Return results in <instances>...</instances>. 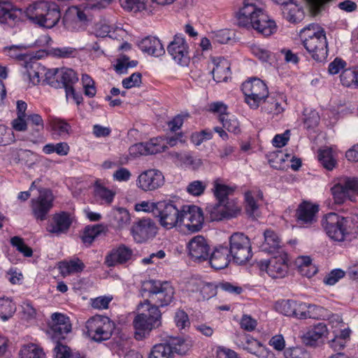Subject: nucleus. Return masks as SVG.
<instances>
[{
    "label": "nucleus",
    "instance_id": "obj_1",
    "mask_svg": "<svg viewBox=\"0 0 358 358\" xmlns=\"http://www.w3.org/2000/svg\"><path fill=\"white\" fill-rule=\"evenodd\" d=\"M156 217L160 225L171 229L178 224L185 226L190 232H197L202 229L204 217L201 208L194 205L178 207L172 201H159Z\"/></svg>",
    "mask_w": 358,
    "mask_h": 358
},
{
    "label": "nucleus",
    "instance_id": "obj_2",
    "mask_svg": "<svg viewBox=\"0 0 358 358\" xmlns=\"http://www.w3.org/2000/svg\"><path fill=\"white\" fill-rule=\"evenodd\" d=\"M252 1H243V5L237 15L238 25L247 29L252 28L266 36L275 33L276 31L275 21L271 20L264 10L258 8Z\"/></svg>",
    "mask_w": 358,
    "mask_h": 358
},
{
    "label": "nucleus",
    "instance_id": "obj_3",
    "mask_svg": "<svg viewBox=\"0 0 358 358\" xmlns=\"http://www.w3.org/2000/svg\"><path fill=\"white\" fill-rule=\"evenodd\" d=\"M302 44L316 62H322L328 55V43L325 30L316 24H310L300 31Z\"/></svg>",
    "mask_w": 358,
    "mask_h": 358
},
{
    "label": "nucleus",
    "instance_id": "obj_4",
    "mask_svg": "<svg viewBox=\"0 0 358 358\" xmlns=\"http://www.w3.org/2000/svg\"><path fill=\"white\" fill-rule=\"evenodd\" d=\"M45 81L54 88H64L66 98H72L77 105H80L83 101L82 94L76 92L73 87L78 81V77L73 69L65 68L48 69L45 72Z\"/></svg>",
    "mask_w": 358,
    "mask_h": 358
},
{
    "label": "nucleus",
    "instance_id": "obj_5",
    "mask_svg": "<svg viewBox=\"0 0 358 358\" xmlns=\"http://www.w3.org/2000/svg\"><path fill=\"white\" fill-rule=\"evenodd\" d=\"M147 313H138L133 321L135 329L134 338L141 341L150 334V332L162 324V313L156 306L146 308Z\"/></svg>",
    "mask_w": 358,
    "mask_h": 358
},
{
    "label": "nucleus",
    "instance_id": "obj_6",
    "mask_svg": "<svg viewBox=\"0 0 358 358\" xmlns=\"http://www.w3.org/2000/svg\"><path fill=\"white\" fill-rule=\"evenodd\" d=\"M227 246L232 260L238 265L246 264L252 257L250 239L243 233L231 234Z\"/></svg>",
    "mask_w": 358,
    "mask_h": 358
},
{
    "label": "nucleus",
    "instance_id": "obj_7",
    "mask_svg": "<svg viewBox=\"0 0 358 358\" xmlns=\"http://www.w3.org/2000/svg\"><path fill=\"white\" fill-rule=\"evenodd\" d=\"M149 290L150 300H145L138 305V308H149L150 306L164 307L171 303L173 299L174 289L168 282L150 281Z\"/></svg>",
    "mask_w": 358,
    "mask_h": 358
},
{
    "label": "nucleus",
    "instance_id": "obj_8",
    "mask_svg": "<svg viewBox=\"0 0 358 358\" xmlns=\"http://www.w3.org/2000/svg\"><path fill=\"white\" fill-rule=\"evenodd\" d=\"M87 334L96 342L108 340L115 329V323L106 316L95 315L87 320L85 324Z\"/></svg>",
    "mask_w": 358,
    "mask_h": 358
},
{
    "label": "nucleus",
    "instance_id": "obj_9",
    "mask_svg": "<svg viewBox=\"0 0 358 358\" xmlns=\"http://www.w3.org/2000/svg\"><path fill=\"white\" fill-rule=\"evenodd\" d=\"M241 90L245 102L252 109H257L269 94L266 83L257 78L244 82L241 85Z\"/></svg>",
    "mask_w": 358,
    "mask_h": 358
},
{
    "label": "nucleus",
    "instance_id": "obj_10",
    "mask_svg": "<svg viewBox=\"0 0 358 358\" xmlns=\"http://www.w3.org/2000/svg\"><path fill=\"white\" fill-rule=\"evenodd\" d=\"M348 218L330 213L322 220V226L328 236L335 241H343L349 234Z\"/></svg>",
    "mask_w": 358,
    "mask_h": 358
},
{
    "label": "nucleus",
    "instance_id": "obj_11",
    "mask_svg": "<svg viewBox=\"0 0 358 358\" xmlns=\"http://www.w3.org/2000/svg\"><path fill=\"white\" fill-rule=\"evenodd\" d=\"M188 350L187 344L180 337H171L164 343L155 345L148 358H174V354L185 355Z\"/></svg>",
    "mask_w": 358,
    "mask_h": 358
},
{
    "label": "nucleus",
    "instance_id": "obj_12",
    "mask_svg": "<svg viewBox=\"0 0 358 358\" xmlns=\"http://www.w3.org/2000/svg\"><path fill=\"white\" fill-rule=\"evenodd\" d=\"M37 197L31 200V210L34 217L38 221H44L53 207L55 197L52 191L43 188L38 190Z\"/></svg>",
    "mask_w": 358,
    "mask_h": 358
},
{
    "label": "nucleus",
    "instance_id": "obj_13",
    "mask_svg": "<svg viewBox=\"0 0 358 358\" xmlns=\"http://www.w3.org/2000/svg\"><path fill=\"white\" fill-rule=\"evenodd\" d=\"M331 193L336 204H343L346 201H355L358 196V179L347 178L343 184L337 183L331 188Z\"/></svg>",
    "mask_w": 358,
    "mask_h": 358
},
{
    "label": "nucleus",
    "instance_id": "obj_14",
    "mask_svg": "<svg viewBox=\"0 0 358 358\" xmlns=\"http://www.w3.org/2000/svg\"><path fill=\"white\" fill-rule=\"evenodd\" d=\"M261 272L265 271L272 278H284L288 271L287 255L283 253L273 257L268 261L261 260L257 263Z\"/></svg>",
    "mask_w": 358,
    "mask_h": 358
},
{
    "label": "nucleus",
    "instance_id": "obj_15",
    "mask_svg": "<svg viewBox=\"0 0 358 358\" xmlns=\"http://www.w3.org/2000/svg\"><path fill=\"white\" fill-rule=\"evenodd\" d=\"M167 52L172 59L181 66L189 62V46L182 34H176L167 47Z\"/></svg>",
    "mask_w": 358,
    "mask_h": 358
},
{
    "label": "nucleus",
    "instance_id": "obj_16",
    "mask_svg": "<svg viewBox=\"0 0 358 358\" xmlns=\"http://www.w3.org/2000/svg\"><path fill=\"white\" fill-rule=\"evenodd\" d=\"M207 215L210 221H221L236 217L241 212L240 208L236 203H220L208 205L206 208Z\"/></svg>",
    "mask_w": 358,
    "mask_h": 358
},
{
    "label": "nucleus",
    "instance_id": "obj_17",
    "mask_svg": "<svg viewBox=\"0 0 358 358\" xmlns=\"http://www.w3.org/2000/svg\"><path fill=\"white\" fill-rule=\"evenodd\" d=\"M187 248L190 259L194 262L201 263L208 260L210 247L203 236L198 235L193 237Z\"/></svg>",
    "mask_w": 358,
    "mask_h": 358
},
{
    "label": "nucleus",
    "instance_id": "obj_18",
    "mask_svg": "<svg viewBox=\"0 0 358 358\" xmlns=\"http://www.w3.org/2000/svg\"><path fill=\"white\" fill-rule=\"evenodd\" d=\"M164 183V177L157 169H148L142 172L136 180L137 186L145 192L154 191L161 187Z\"/></svg>",
    "mask_w": 358,
    "mask_h": 358
},
{
    "label": "nucleus",
    "instance_id": "obj_19",
    "mask_svg": "<svg viewBox=\"0 0 358 358\" xmlns=\"http://www.w3.org/2000/svg\"><path fill=\"white\" fill-rule=\"evenodd\" d=\"M157 232V227L150 218L139 220L131 228L133 237L138 243H143L153 238Z\"/></svg>",
    "mask_w": 358,
    "mask_h": 358
},
{
    "label": "nucleus",
    "instance_id": "obj_20",
    "mask_svg": "<svg viewBox=\"0 0 358 358\" xmlns=\"http://www.w3.org/2000/svg\"><path fill=\"white\" fill-rule=\"evenodd\" d=\"M72 223L71 214L67 211H60L52 215L46 229L49 233L59 236L67 234Z\"/></svg>",
    "mask_w": 358,
    "mask_h": 358
},
{
    "label": "nucleus",
    "instance_id": "obj_21",
    "mask_svg": "<svg viewBox=\"0 0 358 358\" xmlns=\"http://www.w3.org/2000/svg\"><path fill=\"white\" fill-rule=\"evenodd\" d=\"M134 252L124 244H120L113 248L106 256L105 264L108 267L123 265L129 263L133 259Z\"/></svg>",
    "mask_w": 358,
    "mask_h": 358
},
{
    "label": "nucleus",
    "instance_id": "obj_22",
    "mask_svg": "<svg viewBox=\"0 0 358 358\" xmlns=\"http://www.w3.org/2000/svg\"><path fill=\"white\" fill-rule=\"evenodd\" d=\"M262 108L268 114L278 115L282 113L287 106V96L282 92H272L268 94L263 101Z\"/></svg>",
    "mask_w": 358,
    "mask_h": 358
},
{
    "label": "nucleus",
    "instance_id": "obj_23",
    "mask_svg": "<svg viewBox=\"0 0 358 358\" xmlns=\"http://www.w3.org/2000/svg\"><path fill=\"white\" fill-rule=\"evenodd\" d=\"M48 324L53 338H64V335L71 331L69 318L62 313H53Z\"/></svg>",
    "mask_w": 358,
    "mask_h": 358
},
{
    "label": "nucleus",
    "instance_id": "obj_24",
    "mask_svg": "<svg viewBox=\"0 0 358 358\" xmlns=\"http://www.w3.org/2000/svg\"><path fill=\"white\" fill-rule=\"evenodd\" d=\"M232 259L228 246L219 245L209 255L208 262L215 270L225 268Z\"/></svg>",
    "mask_w": 358,
    "mask_h": 358
},
{
    "label": "nucleus",
    "instance_id": "obj_25",
    "mask_svg": "<svg viewBox=\"0 0 358 358\" xmlns=\"http://www.w3.org/2000/svg\"><path fill=\"white\" fill-rule=\"evenodd\" d=\"M319 211V206L309 201H303L298 206L296 217L302 224H312L316 220V214Z\"/></svg>",
    "mask_w": 358,
    "mask_h": 358
},
{
    "label": "nucleus",
    "instance_id": "obj_26",
    "mask_svg": "<svg viewBox=\"0 0 358 358\" xmlns=\"http://www.w3.org/2000/svg\"><path fill=\"white\" fill-rule=\"evenodd\" d=\"M30 141L36 143L43 138L42 132L44 129V122L38 114H29L27 117Z\"/></svg>",
    "mask_w": 358,
    "mask_h": 358
},
{
    "label": "nucleus",
    "instance_id": "obj_27",
    "mask_svg": "<svg viewBox=\"0 0 358 358\" xmlns=\"http://www.w3.org/2000/svg\"><path fill=\"white\" fill-rule=\"evenodd\" d=\"M138 46L142 52L154 57H160L165 53L160 40L155 36H148L142 38Z\"/></svg>",
    "mask_w": 358,
    "mask_h": 358
},
{
    "label": "nucleus",
    "instance_id": "obj_28",
    "mask_svg": "<svg viewBox=\"0 0 358 358\" xmlns=\"http://www.w3.org/2000/svg\"><path fill=\"white\" fill-rule=\"evenodd\" d=\"M213 68L211 71L213 80L217 83L226 82L231 76L230 64L223 57L213 58Z\"/></svg>",
    "mask_w": 358,
    "mask_h": 358
},
{
    "label": "nucleus",
    "instance_id": "obj_29",
    "mask_svg": "<svg viewBox=\"0 0 358 358\" xmlns=\"http://www.w3.org/2000/svg\"><path fill=\"white\" fill-rule=\"evenodd\" d=\"M44 10L41 21H39L40 27L51 29L58 23L61 18L59 7L54 3L47 2L46 8Z\"/></svg>",
    "mask_w": 358,
    "mask_h": 358
},
{
    "label": "nucleus",
    "instance_id": "obj_30",
    "mask_svg": "<svg viewBox=\"0 0 358 358\" xmlns=\"http://www.w3.org/2000/svg\"><path fill=\"white\" fill-rule=\"evenodd\" d=\"M87 20V15L84 10L78 6L69 7L64 13L62 22L67 29H73L78 23Z\"/></svg>",
    "mask_w": 358,
    "mask_h": 358
},
{
    "label": "nucleus",
    "instance_id": "obj_31",
    "mask_svg": "<svg viewBox=\"0 0 358 358\" xmlns=\"http://www.w3.org/2000/svg\"><path fill=\"white\" fill-rule=\"evenodd\" d=\"M87 20V15L84 10L78 6L69 7L64 13L62 22L67 29H73L78 23Z\"/></svg>",
    "mask_w": 358,
    "mask_h": 358
},
{
    "label": "nucleus",
    "instance_id": "obj_32",
    "mask_svg": "<svg viewBox=\"0 0 358 358\" xmlns=\"http://www.w3.org/2000/svg\"><path fill=\"white\" fill-rule=\"evenodd\" d=\"M22 14V9L17 8L8 1H0V23L15 22Z\"/></svg>",
    "mask_w": 358,
    "mask_h": 358
},
{
    "label": "nucleus",
    "instance_id": "obj_33",
    "mask_svg": "<svg viewBox=\"0 0 358 358\" xmlns=\"http://www.w3.org/2000/svg\"><path fill=\"white\" fill-rule=\"evenodd\" d=\"M221 179L217 178L213 182V192L217 201L220 203H235L229 199V196L233 194L236 189V186H230L220 182Z\"/></svg>",
    "mask_w": 358,
    "mask_h": 358
},
{
    "label": "nucleus",
    "instance_id": "obj_34",
    "mask_svg": "<svg viewBox=\"0 0 358 358\" xmlns=\"http://www.w3.org/2000/svg\"><path fill=\"white\" fill-rule=\"evenodd\" d=\"M327 332V328L323 322H319L304 334L302 339L306 345L316 346L317 341Z\"/></svg>",
    "mask_w": 358,
    "mask_h": 358
},
{
    "label": "nucleus",
    "instance_id": "obj_35",
    "mask_svg": "<svg viewBox=\"0 0 358 358\" xmlns=\"http://www.w3.org/2000/svg\"><path fill=\"white\" fill-rule=\"evenodd\" d=\"M175 163L182 168L197 169L201 164V160L194 156L190 152H176L174 155Z\"/></svg>",
    "mask_w": 358,
    "mask_h": 358
},
{
    "label": "nucleus",
    "instance_id": "obj_36",
    "mask_svg": "<svg viewBox=\"0 0 358 358\" xmlns=\"http://www.w3.org/2000/svg\"><path fill=\"white\" fill-rule=\"evenodd\" d=\"M264 241L262 243L263 250L268 253L280 252L281 249V240L278 235L273 230L266 229L264 233Z\"/></svg>",
    "mask_w": 358,
    "mask_h": 358
},
{
    "label": "nucleus",
    "instance_id": "obj_37",
    "mask_svg": "<svg viewBox=\"0 0 358 358\" xmlns=\"http://www.w3.org/2000/svg\"><path fill=\"white\" fill-rule=\"evenodd\" d=\"M85 268L84 263L78 257L69 261L64 260L58 264L60 274L65 277L72 273L82 272Z\"/></svg>",
    "mask_w": 358,
    "mask_h": 358
},
{
    "label": "nucleus",
    "instance_id": "obj_38",
    "mask_svg": "<svg viewBox=\"0 0 358 358\" xmlns=\"http://www.w3.org/2000/svg\"><path fill=\"white\" fill-rule=\"evenodd\" d=\"M115 192L103 185L99 180L94 182V195L101 204L110 205L115 196Z\"/></svg>",
    "mask_w": 358,
    "mask_h": 358
},
{
    "label": "nucleus",
    "instance_id": "obj_39",
    "mask_svg": "<svg viewBox=\"0 0 358 358\" xmlns=\"http://www.w3.org/2000/svg\"><path fill=\"white\" fill-rule=\"evenodd\" d=\"M47 1H37L26 8L24 10L25 16L33 23L40 27L41 17L43 16L45 8H46Z\"/></svg>",
    "mask_w": 358,
    "mask_h": 358
},
{
    "label": "nucleus",
    "instance_id": "obj_40",
    "mask_svg": "<svg viewBox=\"0 0 358 358\" xmlns=\"http://www.w3.org/2000/svg\"><path fill=\"white\" fill-rule=\"evenodd\" d=\"M106 227L103 224H98L94 225H88L85 227L81 240L83 243L91 245L94 239L99 236L101 233L105 232Z\"/></svg>",
    "mask_w": 358,
    "mask_h": 358
},
{
    "label": "nucleus",
    "instance_id": "obj_41",
    "mask_svg": "<svg viewBox=\"0 0 358 358\" xmlns=\"http://www.w3.org/2000/svg\"><path fill=\"white\" fill-rule=\"evenodd\" d=\"M20 358H45L43 349L38 344L29 343L22 346Z\"/></svg>",
    "mask_w": 358,
    "mask_h": 358
},
{
    "label": "nucleus",
    "instance_id": "obj_42",
    "mask_svg": "<svg viewBox=\"0 0 358 358\" xmlns=\"http://www.w3.org/2000/svg\"><path fill=\"white\" fill-rule=\"evenodd\" d=\"M3 52L6 55L13 59L24 62L25 63L24 66L27 69L32 67L31 62H29V60H31L32 59L31 55L27 53H23L22 49L19 46L12 45L10 47H6Z\"/></svg>",
    "mask_w": 358,
    "mask_h": 358
},
{
    "label": "nucleus",
    "instance_id": "obj_43",
    "mask_svg": "<svg viewBox=\"0 0 358 358\" xmlns=\"http://www.w3.org/2000/svg\"><path fill=\"white\" fill-rule=\"evenodd\" d=\"M16 311V305L8 297L0 298V318L6 322L13 317Z\"/></svg>",
    "mask_w": 358,
    "mask_h": 358
},
{
    "label": "nucleus",
    "instance_id": "obj_44",
    "mask_svg": "<svg viewBox=\"0 0 358 358\" xmlns=\"http://www.w3.org/2000/svg\"><path fill=\"white\" fill-rule=\"evenodd\" d=\"M53 358H85L78 352H73L66 345L57 341L53 348Z\"/></svg>",
    "mask_w": 358,
    "mask_h": 358
},
{
    "label": "nucleus",
    "instance_id": "obj_45",
    "mask_svg": "<svg viewBox=\"0 0 358 358\" xmlns=\"http://www.w3.org/2000/svg\"><path fill=\"white\" fill-rule=\"evenodd\" d=\"M42 151L46 155L56 153L59 156H66L70 152V146L66 142L48 143L43 147Z\"/></svg>",
    "mask_w": 358,
    "mask_h": 358
},
{
    "label": "nucleus",
    "instance_id": "obj_46",
    "mask_svg": "<svg viewBox=\"0 0 358 358\" xmlns=\"http://www.w3.org/2000/svg\"><path fill=\"white\" fill-rule=\"evenodd\" d=\"M351 331L349 329H344L341 331L338 335L329 341V345L334 351H340L344 349L347 340L350 338Z\"/></svg>",
    "mask_w": 358,
    "mask_h": 358
},
{
    "label": "nucleus",
    "instance_id": "obj_47",
    "mask_svg": "<svg viewBox=\"0 0 358 358\" xmlns=\"http://www.w3.org/2000/svg\"><path fill=\"white\" fill-rule=\"evenodd\" d=\"M296 301L291 299H282L277 301L274 304V309L278 313L285 316L292 317L296 307Z\"/></svg>",
    "mask_w": 358,
    "mask_h": 358
},
{
    "label": "nucleus",
    "instance_id": "obj_48",
    "mask_svg": "<svg viewBox=\"0 0 358 358\" xmlns=\"http://www.w3.org/2000/svg\"><path fill=\"white\" fill-rule=\"evenodd\" d=\"M317 157L320 163L328 171H332L337 164L330 148L320 150Z\"/></svg>",
    "mask_w": 358,
    "mask_h": 358
},
{
    "label": "nucleus",
    "instance_id": "obj_49",
    "mask_svg": "<svg viewBox=\"0 0 358 358\" xmlns=\"http://www.w3.org/2000/svg\"><path fill=\"white\" fill-rule=\"evenodd\" d=\"M219 122L222 124L223 128L229 132L238 134L241 131L238 120L234 115H230L229 113L223 114L221 118H219Z\"/></svg>",
    "mask_w": 358,
    "mask_h": 358
},
{
    "label": "nucleus",
    "instance_id": "obj_50",
    "mask_svg": "<svg viewBox=\"0 0 358 358\" xmlns=\"http://www.w3.org/2000/svg\"><path fill=\"white\" fill-rule=\"evenodd\" d=\"M10 243L17 252L22 254L24 257H32V248L25 243L22 237L18 236L11 237L10 239Z\"/></svg>",
    "mask_w": 358,
    "mask_h": 358
},
{
    "label": "nucleus",
    "instance_id": "obj_51",
    "mask_svg": "<svg viewBox=\"0 0 358 358\" xmlns=\"http://www.w3.org/2000/svg\"><path fill=\"white\" fill-rule=\"evenodd\" d=\"M51 127L53 134L60 137L69 135L71 130V126L66 121L58 118L52 120Z\"/></svg>",
    "mask_w": 358,
    "mask_h": 358
},
{
    "label": "nucleus",
    "instance_id": "obj_52",
    "mask_svg": "<svg viewBox=\"0 0 358 358\" xmlns=\"http://www.w3.org/2000/svg\"><path fill=\"white\" fill-rule=\"evenodd\" d=\"M112 215L119 227H123L127 225L129 223L131 220L128 210L123 207L113 208Z\"/></svg>",
    "mask_w": 358,
    "mask_h": 358
},
{
    "label": "nucleus",
    "instance_id": "obj_53",
    "mask_svg": "<svg viewBox=\"0 0 358 358\" xmlns=\"http://www.w3.org/2000/svg\"><path fill=\"white\" fill-rule=\"evenodd\" d=\"M145 143L148 155L162 152L167 148L164 140L162 137L152 138Z\"/></svg>",
    "mask_w": 358,
    "mask_h": 358
},
{
    "label": "nucleus",
    "instance_id": "obj_54",
    "mask_svg": "<svg viewBox=\"0 0 358 358\" xmlns=\"http://www.w3.org/2000/svg\"><path fill=\"white\" fill-rule=\"evenodd\" d=\"M357 66L354 69H345L341 75V83L343 86L350 87H356Z\"/></svg>",
    "mask_w": 358,
    "mask_h": 358
},
{
    "label": "nucleus",
    "instance_id": "obj_55",
    "mask_svg": "<svg viewBox=\"0 0 358 358\" xmlns=\"http://www.w3.org/2000/svg\"><path fill=\"white\" fill-rule=\"evenodd\" d=\"M283 355L285 358H310L309 352L301 346L286 348Z\"/></svg>",
    "mask_w": 358,
    "mask_h": 358
},
{
    "label": "nucleus",
    "instance_id": "obj_56",
    "mask_svg": "<svg viewBox=\"0 0 358 358\" xmlns=\"http://www.w3.org/2000/svg\"><path fill=\"white\" fill-rule=\"evenodd\" d=\"M346 272L341 268H334L327 273L323 279V282L327 285H334L343 278Z\"/></svg>",
    "mask_w": 358,
    "mask_h": 358
},
{
    "label": "nucleus",
    "instance_id": "obj_57",
    "mask_svg": "<svg viewBox=\"0 0 358 358\" xmlns=\"http://www.w3.org/2000/svg\"><path fill=\"white\" fill-rule=\"evenodd\" d=\"M250 50L252 54L262 62H269L271 59V52L259 45H252Z\"/></svg>",
    "mask_w": 358,
    "mask_h": 358
},
{
    "label": "nucleus",
    "instance_id": "obj_58",
    "mask_svg": "<svg viewBox=\"0 0 358 358\" xmlns=\"http://www.w3.org/2000/svg\"><path fill=\"white\" fill-rule=\"evenodd\" d=\"M245 209L250 216H254L255 211L259 208V205L254 198L251 191L248 190L244 194Z\"/></svg>",
    "mask_w": 358,
    "mask_h": 358
},
{
    "label": "nucleus",
    "instance_id": "obj_59",
    "mask_svg": "<svg viewBox=\"0 0 358 358\" xmlns=\"http://www.w3.org/2000/svg\"><path fill=\"white\" fill-rule=\"evenodd\" d=\"M82 83L85 95L89 98H93L96 93L94 80L89 75L83 74L82 76Z\"/></svg>",
    "mask_w": 358,
    "mask_h": 358
},
{
    "label": "nucleus",
    "instance_id": "obj_60",
    "mask_svg": "<svg viewBox=\"0 0 358 358\" xmlns=\"http://www.w3.org/2000/svg\"><path fill=\"white\" fill-rule=\"evenodd\" d=\"M206 187V182L201 180H194L189 183L186 190L189 194L199 196L204 193Z\"/></svg>",
    "mask_w": 358,
    "mask_h": 358
},
{
    "label": "nucleus",
    "instance_id": "obj_61",
    "mask_svg": "<svg viewBox=\"0 0 358 358\" xmlns=\"http://www.w3.org/2000/svg\"><path fill=\"white\" fill-rule=\"evenodd\" d=\"M174 322L180 330L185 329L190 326V321L187 313L180 309L175 313Z\"/></svg>",
    "mask_w": 358,
    "mask_h": 358
},
{
    "label": "nucleus",
    "instance_id": "obj_62",
    "mask_svg": "<svg viewBox=\"0 0 358 358\" xmlns=\"http://www.w3.org/2000/svg\"><path fill=\"white\" fill-rule=\"evenodd\" d=\"M142 83V74L139 72L133 73L130 76L124 78L122 81V87L127 90L140 87Z\"/></svg>",
    "mask_w": 358,
    "mask_h": 358
},
{
    "label": "nucleus",
    "instance_id": "obj_63",
    "mask_svg": "<svg viewBox=\"0 0 358 358\" xmlns=\"http://www.w3.org/2000/svg\"><path fill=\"white\" fill-rule=\"evenodd\" d=\"M158 202H151L149 201H143L135 205L136 211H143L145 213H152L155 216L158 210Z\"/></svg>",
    "mask_w": 358,
    "mask_h": 358
},
{
    "label": "nucleus",
    "instance_id": "obj_64",
    "mask_svg": "<svg viewBox=\"0 0 358 358\" xmlns=\"http://www.w3.org/2000/svg\"><path fill=\"white\" fill-rule=\"evenodd\" d=\"M213 34V41L220 44L227 43L232 37L231 31L227 29L214 31Z\"/></svg>",
    "mask_w": 358,
    "mask_h": 358
}]
</instances>
